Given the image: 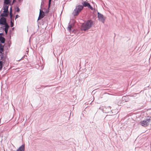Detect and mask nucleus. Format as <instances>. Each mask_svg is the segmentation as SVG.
<instances>
[{"mask_svg":"<svg viewBox=\"0 0 151 151\" xmlns=\"http://www.w3.org/2000/svg\"><path fill=\"white\" fill-rule=\"evenodd\" d=\"M92 22L91 20H88L85 22L82 26L81 29L82 30L84 31L86 30L89 29L92 26Z\"/></svg>","mask_w":151,"mask_h":151,"instance_id":"1","label":"nucleus"},{"mask_svg":"<svg viewBox=\"0 0 151 151\" xmlns=\"http://www.w3.org/2000/svg\"><path fill=\"white\" fill-rule=\"evenodd\" d=\"M83 9V6L81 5H78L76 6L73 12V14L74 16H77L79 13Z\"/></svg>","mask_w":151,"mask_h":151,"instance_id":"2","label":"nucleus"},{"mask_svg":"<svg viewBox=\"0 0 151 151\" xmlns=\"http://www.w3.org/2000/svg\"><path fill=\"white\" fill-rule=\"evenodd\" d=\"M150 123H151V116H148L145 120L139 122V124L144 127L147 126Z\"/></svg>","mask_w":151,"mask_h":151,"instance_id":"3","label":"nucleus"},{"mask_svg":"<svg viewBox=\"0 0 151 151\" xmlns=\"http://www.w3.org/2000/svg\"><path fill=\"white\" fill-rule=\"evenodd\" d=\"M9 6L4 5L3 6V13L1 14V16L2 17H7L9 14L8 11Z\"/></svg>","mask_w":151,"mask_h":151,"instance_id":"4","label":"nucleus"},{"mask_svg":"<svg viewBox=\"0 0 151 151\" xmlns=\"http://www.w3.org/2000/svg\"><path fill=\"white\" fill-rule=\"evenodd\" d=\"M83 6V7H87L88 8L92 10L93 9V7L91 6L90 4L88 2L86 1H83L82 3Z\"/></svg>","mask_w":151,"mask_h":151,"instance_id":"5","label":"nucleus"},{"mask_svg":"<svg viewBox=\"0 0 151 151\" xmlns=\"http://www.w3.org/2000/svg\"><path fill=\"white\" fill-rule=\"evenodd\" d=\"M0 24L4 25L7 24L6 22V19L5 18L2 17L0 18Z\"/></svg>","mask_w":151,"mask_h":151,"instance_id":"6","label":"nucleus"},{"mask_svg":"<svg viewBox=\"0 0 151 151\" xmlns=\"http://www.w3.org/2000/svg\"><path fill=\"white\" fill-rule=\"evenodd\" d=\"M45 16L44 12L41 9L40 10L39 15L38 18V20L42 18Z\"/></svg>","mask_w":151,"mask_h":151,"instance_id":"7","label":"nucleus"},{"mask_svg":"<svg viewBox=\"0 0 151 151\" xmlns=\"http://www.w3.org/2000/svg\"><path fill=\"white\" fill-rule=\"evenodd\" d=\"M98 16L99 19L103 23H104L105 18L104 17L103 15L102 14L98 12Z\"/></svg>","mask_w":151,"mask_h":151,"instance_id":"8","label":"nucleus"},{"mask_svg":"<svg viewBox=\"0 0 151 151\" xmlns=\"http://www.w3.org/2000/svg\"><path fill=\"white\" fill-rule=\"evenodd\" d=\"M25 145H22L17 150V151H24Z\"/></svg>","mask_w":151,"mask_h":151,"instance_id":"9","label":"nucleus"},{"mask_svg":"<svg viewBox=\"0 0 151 151\" xmlns=\"http://www.w3.org/2000/svg\"><path fill=\"white\" fill-rule=\"evenodd\" d=\"M5 28H4V31L6 34H7L8 32V29L9 27V26L8 24H6L5 25Z\"/></svg>","mask_w":151,"mask_h":151,"instance_id":"10","label":"nucleus"},{"mask_svg":"<svg viewBox=\"0 0 151 151\" xmlns=\"http://www.w3.org/2000/svg\"><path fill=\"white\" fill-rule=\"evenodd\" d=\"M4 46L1 44H0V53H2L4 51Z\"/></svg>","mask_w":151,"mask_h":151,"instance_id":"11","label":"nucleus"},{"mask_svg":"<svg viewBox=\"0 0 151 151\" xmlns=\"http://www.w3.org/2000/svg\"><path fill=\"white\" fill-rule=\"evenodd\" d=\"M5 39L4 37H0V41L1 43H4L5 42Z\"/></svg>","mask_w":151,"mask_h":151,"instance_id":"12","label":"nucleus"},{"mask_svg":"<svg viewBox=\"0 0 151 151\" xmlns=\"http://www.w3.org/2000/svg\"><path fill=\"white\" fill-rule=\"evenodd\" d=\"M11 24L10 26L11 27H12L14 26L13 22H14V20L13 19H12V18H11Z\"/></svg>","mask_w":151,"mask_h":151,"instance_id":"13","label":"nucleus"},{"mask_svg":"<svg viewBox=\"0 0 151 151\" xmlns=\"http://www.w3.org/2000/svg\"><path fill=\"white\" fill-rule=\"evenodd\" d=\"M4 3L6 4H8L10 3V0H4Z\"/></svg>","mask_w":151,"mask_h":151,"instance_id":"14","label":"nucleus"},{"mask_svg":"<svg viewBox=\"0 0 151 151\" xmlns=\"http://www.w3.org/2000/svg\"><path fill=\"white\" fill-rule=\"evenodd\" d=\"M9 14H10V18H12V7H11V8H10Z\"/></svg>","mask_w":151,"mask_h":151,"instance_id":"15","label":"nucleus"},{"mask_svg":"<svg viewBox=\"0 0 151 151\" xmlns=\"http://www.w3.org/2000/svg\"><path fill=\"white\" fill-rule=\"evenodd\" d=\"M72 27V26L70 25H69L68 27V30L70 31L71 30V28Z\"/></svg>","mask_w":151,"mask_h":151,"instance_id":"16","label":"nucleus"},{"mask_svg":"<svg viewBox=\"0 0 151 151\" xmlns=\"http://www.w3.org/2000/svg\"><path fill=\"white\" fill-rule=\"evenodd\" d=\"M3 62L2 61H0V70L2 68Z\"/></svg>","mask_w":151,"mask_h":151,"instance_id":"17","label":"nucleus"},{"mask_svg":"<svg viewBox=\"0 0 151 151\" xmlns=\"http://www.w3.org/2000/svg\"><path fill=\"white\" fill-rule=\"evenodd\" d=\"M16 11L17 12H19V7H18L17 8Z\"/></svg>","mask_w":151,"mask_h":151,"instance_id":"18","label":"nucleus"},{"mask_svg":"<svg viewBox=\"0 0 151 151\" xmlns=\"http://www.w3.org/2000/svg\"><path fill=\"white\" fill-rule=\"evenodd\" d=\"M19 16L18 15H16L15 19H16L19 18Z\"/></svg>","mask_w":151,"mask_h":151,"instance_id":"19","label":"nucleus"},{"mask_svg":"<svg viewBox=\"0 0 151 151\" xmlns=\"http://www.w3.org/2000/svg\"><path fill=\"white\" fill-rule=\"evenodd\" d=\"M51 0H49V6H50V3H51Z\"/></svg>","mask_w":151,"mask_h":151,"instance_id":"20","label":"nucleus"},{"mask_svg":"<svg viewBox=\"0 0 151 151\" xmlns=\"http://www.w3.org/2000/svg\"><path fill=\"white\" fill-rule=\"evenodd\" d=\"M16 1V0H14L13 1V3H14V2L15 1ZM13 3H12L13 4Z\"/></svg>","mask_w":151,"mask_h":151,"instance_id":"21","label":"nucleus"},{"mask_svg":"<svg viewBox=\"0 0 151 151\" xmlns=\"http://www.w3.org/2000/svg\"><path fill=\"white\" fill-rule=\"evenodd\" d=\"M43 3V2H42H42L41 3V6H42V5Z\"/></svg>","mask_w":151,"mask_h":151,"instance_id":"22","label":"nucleus"}]
</instances>
